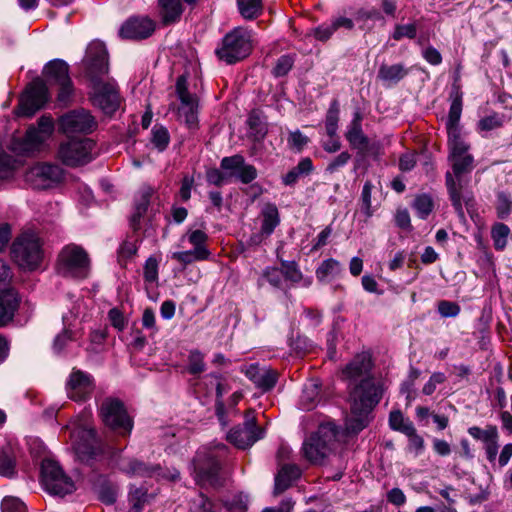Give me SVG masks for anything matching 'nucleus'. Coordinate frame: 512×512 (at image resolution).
<instances>
[{
  "label": "nucleus",
  "mask_w": 512,
  "mask_h": 512,
  "mask_svg": "<svg viewBox=\"0 0 512 512\" xmlns=\"http://www.w3.org/2000/svg\"><path fill=\"white\" fill-rule=\"evenodd\" d=\"M496 211L498 217L501 219H505L511 214L512 199L510 195L505 192H499L497 194Z\"/></svg>",
  "instance_id": "09e8293b"
},
{
  "label": "nucleus",
  "mask_w": 512,
  "mask_h": 512,
  "mask_svg": "<svg viewBox=\"0 0 512 512\" xmlns=\"http://www.w3.org/2000/svg\"><path fill=\"white\" fill-rule=\"evenodd\" d=\"M446 380V376L442 372H435L431 375L427 383L423 386L422 392L425 395H431L438 384L443 383Z\"/></svg>",
  "instance_id": "4d7b16f0"
},
{
  "label": "nucleus",
  "mask_w": 512,
  "mask_h": 512,
  "mask_svg": "<svg viewBox=\"0 0 512 512\" xmlns=\"http://www.w3.org/2000/svg\"><path fill=\"white\" fill-rule=\"evenodd\" d=\"M44 75L50 84L59 85L58 101L66 104L73 92L68 65L63 60H52L45 66Z\"/></svg>",
  "instance_id": "f3484780"
},
{
  "label": "nucleus",
  "mask_w": 512,
  "mask_h": 512,
  "mask_svg": "<svg viewBox=\"0 0 512 512\" xmlns=\"http://www.w3.org/2000/svg\"><path fill=\"white\" fill-rule=\"evenodd\" d=\"M355 18L357 21L365 23L368 20H381L382 15L375 8H371V9L362 8L356 12Z\"/></svg>",
  "instance_id": "052dcab7"
},
{
  "label": "nucleus",
  "mask_w": 512,
  "mask_h": 512,
  "mask_svg": "<svg viewBox=\"0 0 512 512\" xmlns=\"http://www.w3.org/2000/svg\"><path fill=\"white\" fill-rule=\"evenodd\" d=\"M71 440L75 454L81 461H89L99 452L96 433L86 422L72 428Z\"/></svg>",
  "instance_id": "f8f14e48"
},
{
  "label": "nucleus",
  "mask_w": 512,
  "mask_h": 512,
  "mask_svg": "<svg viewBox=\"0 0 512 512\" xmlns=\"http://www.w3.org/2000/svg\"><path fill=\"white\" fill-rule=\"evenodd\" d=\"M251 48L250 32L243 28H236L223 38L222 46L216 50V53L221 60L233 64L247 57Z\"/></svg>",
  "instance_id": "6e6552de"
},
{
  "label": "nucleus",
  "mask_w": 512,
  "mask_h": 512,
  "mask_svg": "<svg viewBox=\"0 0 512 512\" xmlns=\"http://www.w3.org/2000/svg\"><path fill=\"white\" fill-rule=\"evenodd\" d=\"M87 73L92 84L91 99L105 114H113L120 105L118 90L114 81H105L108 73V54L101 42L91 43L86 52Z\"/></svg>",
  "instance_id": "f03ea898"
},
{
  "label": "nucleus",
  "mask_w": 512,
  "mask_h": 512,
  "mask_svg": "<svg viewBox=\"0 0 512 512\" xmlns=\"http://www.w3.org/2000/svg\"><path fill=\"white\" fill-rule=\"evenodd\" d=\"M499 438H492L488 442L484 443V450L486 458L490 463H494L497 458L499 448Z\"/></svg>",
  "instance_id": "338daca9"
},
{
  "label": "nucleus",
  "mask_w": 512,
  "mask_h": 512,
  "mask_svg": "<svg viewBox=\"0 0 512 512\" xmlns=\"http://www.w3.org/2000/svg\"><path fill=\"white\" fill-rule=\"evenodd\" d=\"M468 433L474 439L482 441L483 444L492 438H499L496 426H487L485 429H481L478 426H472L468 429Z\"/></svg>",
  "instance_id": "49530a36"
},
{
  "label": "nucleus",
  "mask_w": 512,
  "mask_h": 512,
  "mask_svg": "<svg viewBox=\"0 0 512 512\" xmlns=\"http://www.w3.org/2000/svg\"><path fill=\"white\" fill-rule=\"evenodd\" d=\"M246 376L260 389L267 391L273 388L277 381L276 371L258 364L250 365L246 370Z\"/></svg>",
  "instance_id": "393cba45"
},
{
  "label": "nucleus",
  "mask_w": 512,
  "mask_h": 512,
  "mask_svg": "<svg viewBox=\"0 0 512 512\" xmlns=\"http://www.w3.org/2000/svg\"><path fill=\"white\" fill-rule=\"evenodd\" d=\"M504 115L500 113H491L483 118H481L477 123V130L481 133L490 132L496 129H499L504 124Z\"/></svg>",
  "instance_id": "4c0bfd02"
},
{
  "label": "nucleus",
  "mask_w": 512,
  "mask_h": 512,
  "mask_svg": "<svg viewBox=\"0 0 512 512\" xmlns=\"http://www.w3.org/2000/svg\"><path fill=\"white\" fill-rule=\"evenodd\" d=\"M263 436V429L256 426L255 417L252 413H248L243 425L232 429L228 433L227 439L237 448L246 449L263 438Z\"/></svg>",
  "instance_id": "aec40b11"
},
{
  "label": "nucleus",
  "mask_w": 512,
  "mask_h": 512,
  "mask_svg": "<svg viewBox=\"0 0 512 512\" xmlns=\"http://www.w3.org/2000/svg\"><path fill=\"white\" fill-rule=\"evenodd\" d=\"M462 114V95L456 91L452 94V101L446 121L448 139L463 137L460 118Z\"/></svg>",
  "instance_id": "a878e982"
},
{
  "label": "nucleus",
  "mask_w": 512,
  "mask_h": 512,
  "mask_svg": "<svg viewBox=\"0 0 512 512\" xmlns=\"http://www.w3.org/2000/svg\"><path fill=\"white\" fill-rule=\"evenodd\" d=\"M72 340V332L69 329H64L62 333L58 334L53 343L55 352L60 353L66 344Z\"/></svg>",
  "instance_id": "69168bd1"
},
{
  "label": "nucleus",
  "mask_w": 512,
  "mask_h": 512,
  "mask_svg": "<svg viewBox=\"0 0 512 512\" xmlns=\"http://www.w3.org/2000/svg\"><path fill=\"white\" fill-rule=\"evenodd\" d=\"M62 169L57 165L39 163L31 167L25 174L26 181L35 189H47L61 181Z\"/></svg>",
  "instance_id": "6ab92c4d"
},
{
  "label": "nucleus",
  "mask_w": 512,
  "mask_h": 512,
  "mask_svg": "<svg viewBox=\"0 0 512 512\" xmlns=\"http://www.w3.org/2000/svg\"><path fill=\"white\" fill-rule=\"evenodd\" d=\"M220 168L226 172L228 182L235 178L244 184H248L257 177L256 168L247 164L241 155L224 157L221 160Z\"/></svg>",
  "instance_id": "412c9836"
},
{
  "label": "nucleus",
  "mask_w": 512,
  "mask_h": 512,
  "mask_svg": "<svg viewBox=\"0 0 512 512\" xmlns=\"http://www.w3.org/2000/svg\"><path fill=\"white\" fill-rule=\"evenodd\" d=\"M350 159L351 155L347 151H343L328 163L325 171L333 174L340 168L344 167Z\"/></svg>",
  "instance_id": "5fc2aeb1"
},
{
  "label": "nucleus",
  "mask_w": 512,
  "mask_h": 512,
  "mask_svg": "<svg viewBox=\"0 0 512 512\" xmlns=\"http://www.w3.org/2000/svg\"><path fill=\"white\" fill-rule=\"evenodd\" d=\"M448 147L452 172L446 174V185L453 205L461 211L462 189L466 184L464 176L472 171L474 159L469 153L470 145L464 137L448 139Z\"/></svg>",
  "instance_id": "7ed1b4c3"
},
{
  "label": "nucleus",
  "mask_w": 512,
  "mask_h": 512,
  "mask_svg": "<svg viewBox=\"0 0 512 512\" xmlns=\"http://www.w3.org/2000/svg\"><path fill=\"white\" fill-rule=\"evenodd\" d=\"M100 417L108 428L121 435L131 432L133 423L123 403L115 398H106L99 408Z\"/></svg>",
  "instance_id": "9d476101"
},
{
  "label": "nucleus",
  "mask_w": 512,
  "mask_h": 512,
  "mask_svg": "<svg viewBox=\"0 0 512 512\" xmlns=\"http://www.w3.org/2000/svg\"><path fill=\"white\" fill-rule=\"evenodd\" d=\"M175 87L177 97L180 101V105L177 108L178 119L189 127H193L197 123V97L188 91L187 78L185 75L178 77Z\"/></svg>",
  "instance_id": "2eb2a0df"
},
{
  "label": "nucleus",
  "mask_w": 512,
  "mask_h": 512,
  "mask_svg": "<svg viewBox=\"0 0 512 512\" xmlns=\"http://www.w3.org/2000/svg\"><path fill=\"white\" fill-rule=\"evenodd\" d=\"M48 99L49 94L46 84L40 79L33 81L20 98L17 115L33 116L44 106Z\"/></svg>",
  "instance_id": "4468645a"
},
{
  "label": "nucleus",
  "mask_w": 512,
  "mask_h": 512,
  "mask_svg": "<svg viewBox=\"0 0 512 512\" xmlns=\"http://www.w3.org/2000/svg\"><path fill=\"white\" fill-rule=\"evenodd\" d=\"M226 446L218 444L214 447L199 449L193 460L195 479L201 485L216 486L220 483L219 472L221 459L225 455Z\"/></svg>",
  "instance_id": "39448f33"
},
{
  "label": "nucleus",
  "mask_w": 512,
  "mask_h": 512,
  "mask_svg": "<svg viewBox=\"0 0 512 512\" xmlns=\"http://www.w3.org/2000/svg\"><path fill=\"white\" fill-rule=\"evenodd\" d=\"M342 271L339 261L333 258L322 261L316 269V277L319 282L328 283L337 278Z\"/></svg>",
  "instance_id": "473e14b6"
},
{
  "label": "nucleus",
  "mask_w": 512,
  "mask_h": 512,
  "mask_svg": "<svg viewBox=\"0 0 512 512\" xmlns=\"http://www.w3.org/2000/svg\"><path fill=\"white\" fill-rule=\"evenodd\" d=\"M59 270L66 276L84 278L89 268L87 253L80 246H65L58 257Z\"/></svg>",
  "instance_id": "9b49d317"
},
{
  "label": "nucleus",
  "mask_w": 512,
  "mask_h": 512,
  "mask_svg": "<svg viewBox=\"0 0 512 512\" xmlns=\"http://www.w3.org/2000/svg\"><path fill=\"white\" fill-rule=\"evenodd\" d=\"M373 189V184L370 181H366L363 185L361 197H360V207L361 212L364 214L366 219H369L374 214V209L371 205V193Z\"/></svg>",
  "instance_id": "37998d69"
},
{
  "label": "nucleus",
  "mask_w": 512,
  "mask_h": 512,
  "mask_svg": "<svg viewBox=\"0 0 512 512\" xmlns=\"http://www.w3.org/2000/svg\"><path fill=\"white\" fill-rule=\"evenodd\" d=\"M11 254L21 269L34 271L40 267L44 259L43 240L34 231H24L12 243Z\"/></svg>",
  "instance_id": "20e7f679"
},
{
  "label": "nucleus",
  "mask_w": 512,
  "mask_h": 512,
  "mask_svg": "<svg viewBox=\"0 0 512 512\" xmlns=\"http://www.w3.org/2000/svg\"><path fill=\"white\" fill-rule=\"evenodd\" d=\"M334 33L335 30L332 22L322 23L321 25L308 30L304 35V39L307 40L309 38H314L317 41L325 42L329 40Z\"/></svg>",
  "instance_id": "ea45409f"
},
{
  "label": "nucleus",
  "mask_w": 512,
  "mask_h": 512,
  "mask_svg": "<svg viewBox=\"0 0 512 512\" xmlns=\"http://www.w3.org/2000/svg\"><path fill=\"white\" fill-rule=\"evenodd\" d=\"M388 422L389 427L393 431L400 432L404 435L416 429L413 422L409 418L405 417L400 410L391 411Z\"/></svg>",
  "instance_id": "f704fd0d"
},
{
  "label": "nucleus",
  "mask_w": 512,
  "mask_h": 512,
  "mask_svg": "<svg viewBox=\"0 0 512 512\" xmlns=\"http://www.w3.org/2000/svg\"><path fill=\"white\" fill-rule=\"evenodd\" d=\"M18 304V296L13 289L0 290V326L12 320Z\"/></svg>",
  "instance_id": "bb28decb"
},
{
  "label": "nucleus",
  "mask_w": 512,
  "mask_h": 512,
  "mask_svg": "<svg viewBox=\"0 0 512 512\" xmlns=\"http://www.w3.org/2000/svg\"><path fill=\"white\" fill-rule=\"evenodd\" d=\"M205 368L206 365L203 353L197 349L191 350L188 356V372L197 375L204 372Z\"/></svg>",
  "instance_id": "a18cd8bd"
},
{
  "label": "nucleus",
  "mask_w": 512,
  "mask_h": 512,
  "mask_svg": "<svg viewBox=\"0 0 512 512\" xmlns=\"http://www.w3.org/2000/svg\"><path fill=\"white\" fill-rule=\"evenodd\" d=\"M151 142L159 151L166 149L169 143V133L167 129L162 126H155L152 129Z\"/></svg>",
  "instance_id": "8fccbe9b"
},
{
  "label": "nucleus",
  "mask_w": 512,
  "mask_h": 512,
  "mask_svg": "<svg viewBox=\"0 0 512 512\" xmlns=\"http://www.w3.org/2000/svg\"><path fill=\"white\" fill-rule=\"evenodd\" d=\"M1 512H27V508L21 499L6 496L1 502Z\"/></svg>",
  "instance_id": "3c124183"
},
{
  "label": "nucleus",
  "mask_w": 512,
  "mask_h": 512,
  "mask_svg": "<svg viewBox=\"0 0 512 512\" xmlns=\"http://www.w3.org/2000/svg\"><path fill=\"white\" fill-rule=\"evenodd\" d=\"M144 279L146 282L155 283L158 280V261L149 257L144 265Z\"/></svg>",
  "instance_id": "864d4df0"
},
{
  "label": "nucleus",
  "mask_w": 512,
  "mask_h": 512,
  "mask_svg": "<svg viewBox=\"0 0 512 512\" xmlns=\"http://www.w3.org/2000/svg\"><path fill=\"white\" fill-rule=\"evenodd\" d=\"M416 33H417L416 24H414V23L398 24L394 28L392 38L397 41L401 40L404 37L413 39V38H415Z\"/></svg>",
  "instance_id": "603ef678"
},
{
  "label": "nucleus",
  "mask_w": 512,
  "mask_h": 512,
  "mask_svg": "<svg viewBox=\"0 0 512 512\" xmlns=\"http://www.w3.org/2000/svg\"><path fill=\"white\" fill-rule=\"evenodd\" d=\"M338 121L339 105L338 102L334 100L329 106L325 120V128L329 137L336 136L338 130Z\"/></svg>",
  "instance_id": "a19ab883"
},
{
  "label": "nucleus",
  "mask_w": 512,
  "mask_h": 512,
  "mask_svg": "<svg viewBox=\"0 0 512 512\" xmlns=\"http://www.w3.org/2000/svg\"><path fill=\"white\" fill-rule=\"evenodd\" d=\"M413 207L418 216L425 219L433 209L432 198L427 194L418 195L414 200Z\"/></svg>",
  "instance_id": "de8ad7c7"
},
{
  "label": "nucleus",
  "mask_w": 512,
  "mask_h": 512,
  "mask_svg": "<svg viewBox=\"0 0 512 512\" xmlns=\"http://www.w3.org/2000/svg\"><path fill=\"white\" fill-rule=\"evenodd\" d=\"M282 275L286 280L293 283H300L303 281V285L308 287L311 285V279H304L302 272L299 269L298 264L295 261L281 260Z\"/></svg>",
  "instance_id": "c9c22d12"
},
{
  "label": "nucleus",
  "mask_w": 512,
  "mask_h": 512,
  "mask_svg": "<svg viewBox=\"0 0 512 512\" xmlns=\"http://www.w3.org/2000/svg\"><path fill=\"white\" fill-rule=\"evenodd\" d=\"M54 131V122L50 116H42L37 126H30L24 137L13 138L10 148L17 154L25 155L40 151Z\"/></svg>",
  "instance_id": "423d86ee"
},
{
  "label": "nucleus",
  "mask_w": 512,
  "mask_h": 512,
  "mask_svg": "<svg viewBox=\"0 0 512 512\" xmlns=\"http://www.w3.org/2000/svg\"><path fill=\"white\" fill-rule=\"evenodd\" d=\"M160 14L165 24L179 21L183 13V5L180 0H159Z\"/></svg>",
  "instance_id": "2f4dec72"
},
{
  "label": "nucleus",
  "mask_w": 512,
  "mask_h": 512,
  "mask_svg": "<svg viewBox=\"0 0 512 512\" xmlns=\"http://www.w3.org/2000/svg\"><path fill=\"white\" fill-rule=\"evenodd\" d=\"M438 311L443 317H455L460 312V307L453 302L441 301L438 305Z\"/></svg>",
  "instance_id": "0e129e2a"
},
{
  "label": "nucleus",
  "mask_w": 512,
  "mask_h": 512,
  "mask_svg": "<svg viewBox=\"0 0 512 512\" xmlns=\"http://www.w3.org/2000/svg\"><path fill=\"white\" fill-rule=\"evenodd\" d=\"M292 66H293V58L291 56H289V55L281 56L278 59L276 65L273 69V73L277 77L284 76L291 70Z\"/></svg>",
  "instance_id": "6e6d98bb"
},
{
  "label": "nucleus",
  "mask_w": 512,
  "mask_h": 512,
  "mask_svg": "<svg viewBox=\"0 0 512 512\" xmlns=\"http://www.w3.org/2000/svg\"><path fill=\"white\" fill-rule=\"evenodd\" d=\"M405 436L408 438L406 452L411 454L414 458L422 455L425 450V441L424 438L418 434L417 430L414 429Z\"/></svg>",
  "instance_id": "58836bf2"
},
{
  "label": "nucleus",
  "mask_w": 512,
  "mask_h": 512,
  "mask_svg": "<svg viewBox=\"0 0 512 512\" xmlns=\"http://www.w3.org/2000/svg\"><path fill=\"white\" fill-rule=\"evenodd\" d=\"M109 320L114 328L119 331L124 330L126 327L127 321L123 315V313L117 309L112 308L108 313Z\"/></svg>",
  "instance_id": "e2e57ef3"
},
{
  "label": "nucleus",
  "mask_w": 512,
  "mask_h": 512,
  "mask_svg": "<svg viewBox=\"0 0 512 512\" xmlns=\"http://www.w3.org/2000/svg\"><path fill=\"white\" fill-rule=\"evenodd\" d=\"M13 169L12 159L4 152L0 144V178H6L10 175Z\"/></svg>",
  "instance_id": "680f3d73"
},
{
  "label": "nucleus",
  "mask_w": 512,
  "mask_h": 512,
  "mask_svg": "<svg viewBox=\"0 0 512 512\" xmlns=\"http://www.w3.org/2000/svg\"><path fill=\"white\" fill-rule=\"evenodd\" d=\"M94 146L90 139L71 140L60 146L58 154L66 165H82L92 160Z\"/></svg>",
  "instance_id": "a211bd4d"
},
{
  "label": "nucleus",
  "mask_w": 512,
  "mask_h": 512,
  "mask_svg": "<svg viewBox=\"0 0 512 512\" xmlns=\"http://www.w3.org/2000/svg\"><path fill=\"white\" fill-rule=\"evenodd\" d=\"M207 181L210 184L221 186L229 183L227 179L226 172L224 170L219 169H209L206 173Z\"/></svg>",
  "instance_id": "13d9d810"
},
{
  "label": "nucleus",
  "mask_w": 512,
  "mask_h": 512,
  "mask_svg": "<svg viewBox=\"0 0 512 512\" xmlns=\"http://www.w3.org/2000/svg\"><path fill=\"white\" fill-rule=\"evenodd\" d=\"M408 69L401 63L393 65H381L378 71V78L386 84H396L407 74Z\"/></svg>",
  "instance_id": "7c9ffc66"
},
{
  "label": "nucleus",
  "mask_w": 512,
  "mask_h": 512,
  "mask_svg": "<svg viewBox=\"0 0 512 512\" xmlns=\"http://www.w3.org/2000/svg\"><path fill=\"white\" fill-rule=\"evenodd\" d=\"M237 4L240 14L247 20L257 18L263 9L262 0H237Z\"/></svg>",
  "instance_id": "e433bc0d"
},
{
  "label": "nucleus",
  "mask_w": 512,
  "mask_h": 512,
  "mask_svg": "<svg viewBox=\"0 0 512 512\" xmlns=\"http://www.w3.org/2000/svg\"><path fill=\"white\" fill-rule=\"evenodd\" d=\"M361 119L360 113L356 112L345 133L350 146L359 150L367 148L369 143L367 136L362 131Z\"/></svg>",
  "instance_id": "cd10ccee"
},
{
  "label": "nucleus",
  "mask_w": 512,
  "mask_h": 512,
  "mask_svg": "<svg viewBox=\"0 0 512 512\" xmlns=\"http://www.w3.org/2000/svg\"><path fill=\"white\" fill-rule=\"evenodd\" d=\"M41 481L44 489L54 495L64 496L76 489L73 480L64 473L57 462L51 459L42 461Z\"/></svg>",
  "instance_id": "1a4fd4ad"
},
{
  "label": "nucleus",
  "mask_w": 512,
  "mask_h": 512,
  "mask_svg": "<svg viewBox=\"0 0 512 512\" xmlns=\"http://www.w3.org/2000/svg\"><path fill=\"white\" fill-rule=\"evenodd\" d=\"M126 474L132 477H162L169 480H176L179 478V472L176 469L163 473L159 466H149L138 460H129L122 465L121 468Z\"/></svg>",
  "instance_id": "b1692460"
},
{
  "label": "nucleus",
  "mask_w": 512,
  "mask_h": 512,
  "mask_svg": "<svg viewBox=\"0 0 512 512\" xmlns=\"http://www.w3.org/2000/svg\"><path fill=\"white\" fill-rule=\"evenodd\" d=\"M319 402V382L317 380L308 381L302 391L300 405L304 410L313 409Z\"/></svg>",
  "instance_id": "72a5a7b5"
},
{
  "label": "nucleus",
  "mask_w": 512,
  "mask_h": 512,
  "mask_svg": "<svg viewBox=\"0 0 512 512\" xmlns=\"http://www.w3.org/2000/svg\"><path fill=\"white\" fill-rule=\"evenodd\" d=\"M371 367L370 354L362 352L343 369V376L349 381L351 390V414L346 421L348 433L356 434L368 425L369 415L382 396V386L369 376Z\"/></svg>",
  "instance_id": "f257e3e1"
},
{
  "label": "nucleus",
  "mask_w": 512,
  "mask_h": 512,
  "mask_svg": "<svg viewBox=\"0 0 512 512\" xmlns=\"http://www.w3.org/2000/svg\"><path fill=\"white\" fill-rule=\"evenodd\" d=\"M96 126L95 118L85 109L69 111L59 119V130L66 135L88 134Z\"/></svg>",
  "instance_id": "dca6fc26"
},
{
  "label": "nucleus",
  "mask_w": 512,
  "mask_h": 512,
  "mask_svg": "<svg viewBox=\"0 0 512 512\" xmlns=\"http://www.w3.org/2000/svg\"><path fill=\"white\" fill-rule=\"evenodd\" d=\"M308 142V137L299 130L291 132L288 138L289 145L295 148L297 151H301Z\"/></svg>",
  "instance_id": "bf43d9fd"
},
{
  "label": "nucleus",
  "mask_w": 512,
  "mask_h": 512,
  "mask_svg": "<svg viewBox=\"0 0 512 512\" xmlns=\"http://www.w3.org/2000/svg\"><path fill=\"white\" fill-rule=\"evenodd\" d=\"M147 497L146 489L132 487L129 492V502L132 506L130 512H142Z\"/></svg>",
  "instance_id": "c03bdc74"
},
{
  "label": "nucleus",
  "mask_w": 512,
  "mask_h": 512,
  "mask_svg": "<svg viewBox=\"0 0 512 512\" xmlns=\"http://www.w3.org/2000/svg\"><path fill=\"white\" fill-rule=\"evenodd\" d=\"M94 390V381L91 375L81 370L73 369L66 382V392L74 401H85Z\"/></svg>",
  "instance_id": "4be33fe9"
},
{
  "label": "nucleus",
  "mask_w": 512,
  "mask_h": 512,
  "mask_svg": "<svg viewBox=\"0 0 512 512\" xmlns=\"http://www.w3.org/2000/svg\"><path fill=\"white\" fill-rule=\"evenodd\" d=\"M188 241L194 246L191 250L174 252L172 258L183 265L191 264L195 261H203L210 257V251L205 243L208 240L207 234L200 230H189L181 238V242Z\"/></svg>",
  "instance_id": "ddd939ff"
},
{
  "label": "nucleus",
  "mask_w": 512,
  "mask_h": 512,
  "mask_svg": "<svg viewBox=\"0 0 512 512\" xmlns=\"http://www.w3.org/2000/svg\"><path fill=\"white\" fill-rule=\"evenodd\" d=\"M155 31V23L148 17H131L119 29L123 39L141 40L150 37Z\"/></svg>",
  "instance_id": "5701e85b"
},
{
  "label": "nucleus",
  "mask_w": 512,
  "mask_h": 512,
  "mask_svg": "<svg viewBox=\"0 0 512 512\" xmlns=\"http://www.w3.org/2000/svg\"><path fill=\"white\" fill-rule=\"evenodd\" d=\"M299 477L300 469L296 465H283L275 477L274 494L284 492Z\"/></svg>",
  "instance_id": "c85d7f7f"
},
{
  "label": "nucleus",
  "mask_w": 512,
  "mask_h": 512,
  "mask_svg": "<svg viewBox=\"0 0 512 512\" xmlns=\"http://www.w3.org/2000/svg\"><path fill=\"white\" fill-rule=\"evenodd\" d=\"M510 233V229L503 223H496L491 230V237L494 243V247L497 250H503L507 245V238Z\"/></svg>",
  "instance_id": "79ce46f5"
},
{
  "label": "nucleus",
  "mask_w": 512,
  "mask_h": 512,
  "mask_svg": "<svg viewBox=\"0 0 512 512\" xmlns=\"http://www.w3.org/2000/svg\"><path fill=\"white\" fill-rule=\"evenodd\" d=\"M15 472V464L12 458L7 455L0 456V475L11 477Z\"/></svg>",
  "instance_id": "774afa93"
},
{
  "label": "nucleus",
  "mask_w": 512,
  "mask_h": 512,
  "mask_svg": "<svg viewBox=\"0 0 512 512\" xmlns=\"http://www.w3.org/2000/svg\"><path fill=\"white\" fill-rule=\"evenodd\" d=\"M337 437L333 424L321 425L317 432L303 443V453L311 463L319 464L332 452Z\"/></svg>",
  "instance_id": "0eeeda50"
},
{
  "label": "nucleus",
  "mask_w": 512,
  "mask_h": 512,
  "mask_svg": "<svg viewBox=\"0 0 512 512\" xmlns=\"http://www.w3.org/2000/svg\"><path fill=\"white\" fill-rule=\"evenodd\" d=\"M261 234L269 236L280 223L278 208L275 204L266 203L261 209Z\"/></svg>",
  "instance_id": "c756f323"
}]
</instances>
